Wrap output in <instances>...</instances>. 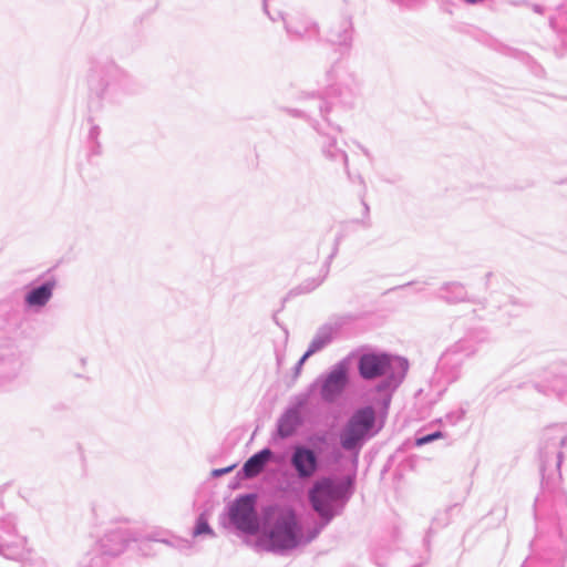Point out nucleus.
I'll return each instance as SVG.
<instances>
[{
	"mask_svg": "<svg viewBox=\"0 0 567 567\" xmlns=\"http://www.w3.org/2000/svg\"><path fill=\"white\" fill-rule=\"evenodd\" d=\"M302 540L296 511L287 505H270L261 516V543L268 550H289Z\"/></svg>",
	"mask_w": 567,
	"mask_h": 567,
	"instance_id": "obj_1",
	"label": "nucleus"
},
{
	"mask_svg": "<svg viewBox=\"0 0 567 567\" xmlns=\"http://www.w3.org/2000/svg\"><path fill=\"white\" fill-rule=\"evenodd\" d=\"M347 494V487L341 482L323 477L317 480L308 491L312 509L324 520L330 522L336 515L337 503Z\"/></svg>",
	"mask_w": 567,
	"mask_h": 567,
	"instance_id": "obj_2",
	"label": "nucleus"
},
{
	"mask_svg": "<svg viewBox=\"0 0 567 567\" xmlns=\"http://www.w3.org/2000/svg\"><path fill=\"white\" fill-rule=\"evenodd\" d=\"M374 423V411L365 408L358 411L340 433V444L344 450H357Z\"/></svg>",
	"mask_w": 567,
	"mask_h": 567,
	"instance_id": "obj_3",
	"label": "nucleus"
},
{
	"mask_svg": "<svg viewBox=\"0 0 567 567\" xmlns=\"http://www.w3.org/2000/svg\"><path fill=\"white\" fill-rule=\"evenodd\" d=\"M229 518L239 530L256 534L259 523L255 512V496L245 495L237 498L229 508Z\"/></svg>",
	"mask_w": 567,
	"mask_h": 567,
	"instance_id": "obj_4",
	"label": "nucleus"
},
{
	"mask_svg": "<svg viewBox=\"0 0 567 567\" xmlns=\"http://www.w3.org/2000/svg\"><path fill=\"white\" fill-rule=\"evenodd\" d=\"M389 365L386 355L365 354L360 359L359 370L364 379H374L384 374Z\"/></svg>",
	"mask_w": 567,
	"mask_h": 567,
	"instance_id": "obj_5",
	"label": "nucleus"
},
{
	"mask_svg": "<svg viewBox=\"0 0 567 567\" xmlns=\"http://www.w3.org/2000/svg\"><path fill=\"white\" fill-rule=\"evenodd\" d=\"M291 463L300 477H310L317 468L315 453L305 447H296Z\"/></svg>",
	"mask_w": 567,
	"mask_h": 567,
	"instance_id": "obj_6",
	"label": "nucleus"
},
{
	"mask_svg": "<svg viewBox=\"0 0 567 567\" xmlns=\"http://www.w3.org/2000/svg\"><path fill=\"white\" fill-rule=\"evenodd\" d=\"M347 384V369L343 364H339L328 375L323 386L322 395L327 400H332L341 393Z\"/></svg>",
	"mask_w": 567,
	"mask_h": 567,
	"instance_id": "obj_7",
	"label": "nucleus"
},
{
	"mask_svg": "<svg viewBox=\"0 0 567 567\" xmlns=\"http://www.w3.org/2000/svg\"><path fill=\"white\" fill-rule=\"evenodd\" d=\"M271 451L268 449H265L257 454L252 455L250 458L246 461V463L243 466V472L246 478H252L260 474L266 464L271 458Z\"/></svg>",
	"mask_w": 567,
	"mask_h": 567,
	"instance_id": "obj_8",
	"label": "nucleus"
},
{
	"mask_svg": "<svg viewBox=\"0 0 567 567\" xmlns=\"http://www.w3.org/2000/svg\"><path fill=\"white\" fill-rule=\"evenodd\" d=\"M53 288L54 284L48 282L41 287L31 290L25 297L27 303L31 307L44 306L51 298Z\"/></svg>",
	"mask_w": 567,
	"mask_h": 567,
	"instance_id": "obj_9",
	"label": "nucleus"
},
{
	"mask_svg": "<svg viewBox=\"0 0 567 567\" xmlns=\"http://www.w3.org/2000/svg\"><path fill=\"white\" fill-rule=\"evenodd\" d=\"M203 534H213V530L210 529L206 518L204 516H200L197 520L194 535L199 536Z\"/></svg>",
	"mask_w": 567,
	"mask_h": 567,
	"instance_id": "obj_10",
	"label": "nucleus"
},
{
	"mask_svg": "<svg viewBox=\"0 0 567 567\" xmlns=\"http://www.w3.org/2000/svg\"><path fill=\"white\" fill-rule=\"evenodd\" d=\"M293 416H286L279 425V434L281 436H288L291 434L292 429L290 423L293 421Z\"/></svg>",
	"mask_w": 567,
	"mask_h": 567,
	"instance_id": "obj_11",
	"label": "nucleus"
},
{
	"mask_svg": "<svg viewBox=\"0 0 567 567\" xmlns=\"http://www.w3.org/2000/svg\"><path fill=\"white\" fill-rule=\"evenodd\" d=\"M443 436V434L441 432H435L433 434H429V435H425L423 437H420L416 440V444L417 445H424L426 443H430L434 440H437V439H441Z\"/></svg>",
	"mask_w": 567,
	"mask_h": 567,
	"instance_id": "obj_12",
	"label": "nucleus"
},
{
	"mask_svg": "<svg viewBox=\"0 0 567 567\" xmlns=\"http://www.w3.org/2000/svg\"><path fill=\"white\" fill-rule=\"evenodd\" d=\"M322 347L321 343H316L313 342L310 347V349L303 354V357L301 358L300 360V363H303L307 358H309L312 353H315L318 349H320Z\"/></svg>",
	"mask_w": 567,
	"mask_h": 567,
	"instance_id": "obj_13",
	"label": "nucleus"
},
{
	"mask_svg": "<svg viewBox=\"0 0 567 567\" xmlns=\"http://www.w3.org/2000/svg\"><path fill=\"white\" fill-rule=\"evenodd\" d=\"M235 466L231 465V466H228V467H225V468H219V470H214L213 471V475L214 476H220V475H224L226 473H229Z\"/></svg>",
	"mask_w": 567,
	"mask_h": 567,
	"instance_id": "obj_14",
	"label": "nucleus"
},
{
	"mask_svg": "<svg viewBox=\"0 0 567 567\" xmlns=\"http://www.w3.org/2000/svg\"><path fill=\"white\" fill-rule=\"evenodd\" d=\"M464 1L467 2V3H471V4H474V3L477 2L476 0H464Z\"/></svg>",
	"mask_w": 567,
	"mask_h": 567,
	"instance_id": "obj_15",
	"label": "nucleus"
}]
</instances>
